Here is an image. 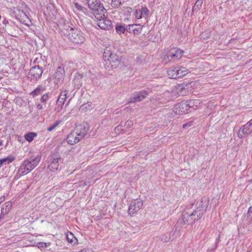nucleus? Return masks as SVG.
Segmentation results:
<instances>
[{
	"label": "nucleus",
	"mask_w": 252,
	"mask_h": 252,
	"mask_svg": "<svg viewBox=\"0 0 252 252\" xmlns=\"http://www.w3.org/2000/svg\"><path fill=\"white\" fill-rule=\"evenodd\" d=\"M36 107H37V109L39 110H42L43 109V106L41 104H37Z\"/></svg>",
	"instance_id": "40"
},
{
	"label": "nucleus",
	"mask_w": 252,
	"mask_h": 252,
	"mask_svg": "<svg viewBox=\"0 0 252 252\" xmlns=\"http://www.w3.org/2000/svg\"><path fill=\"white\" fill-rule=\"evenodd\" d=\"M68 30L63 31V34L68 37V39L78 44L82 43L85 40L84 34L77 28H69ZM64 30V29H63Z\"/></svg>",
	"instance_id": "3"
},
{
	"label": "nucleus",
	"mask_w": 252,
	"mask_h": 252,
	"mask_svg": "<svg viewBox=\"0 0 252 252\" xmlns=\"http://www.w3.org/2000/svg\"><path fill=\"white\" fill-rule=\"evenodd\" d=\"M203 3L202 0H197L192 8V11H197L202 7Z\"/></svg>",
	"instance_id": "32"
},
{
	"label": "nucleus",
	"mask_w": 252,
	"mask_h": 252,
	"mask_svg": "<svg viewBox=\"0 0 252 252\" xmlns=\"http://www.w3.org/2000/svg\"><path fill=\"white\" fill-rule=\"evenodd\" d=\"M75 6L76 9L80 11L81 10H86V8L82 7L77 2L75 3Z\"/></svg>",
	"instance_id": "39"
},
{
	"label": "nucleus",
	"mask_w": 252,
	"mask_h": 252,
	"mask_svg": "<svg viewBox=\"0 0 252 252\" xmlns=\"http://www.w3.org/2000/svg\"><path fill=\"white\" fill-rule=\"evenodd\" d=\"M142 30V27L140 25H129L128 28L127 29V32L132 33L133 34H139Z\"/></svg>",
	"instance_id": "20"
},
{
	"label": "nucleus",
	"mask_w": 252,
	"mask_h": 252,
	"mask_svg": "<svg viewBox=\"0 0 252 252\" xmlns=\"http://www.w3.org/2000/svg\"><path fill=\"white\" fill-rule=\"evenodd\" d=\"M45 90V88L41 86H39L35 88L31 94L33 97L39 94H42Z\"/></svg>",
	"instance_id": "27"
},
{
	"label": "nucleus",
	"mask_w": 252,
	"mask_h": 252,
	"mask_svg": "<svg viewBox=\"0 0 252 252\" xmlns=\"http://www.w3.org/2000/svg\"><path fill=\"white\" fill-rule=\"evenodd\" d=\"M66 140L69 144L73 145L79 142L81 139L78 136V134L75 132L74 129L67 136Z\"/></svg>",
	"instance_id": "18"
},
{
	"label": "nucleus",
	"mask_w": 252,
	"mask_h": 252,
	"mask_svg": "<svg viewBox=\"0 0 252 252\" xmlns=\"http://www.w3.org/2000/svg\"><path fill=\"white\" fill-rule=\"evenodd\" d=\"M190 215V212L187 210L184 211L182 213V218L180 221H182V223L185 225L193 223V220L191 219Z\"/></svg>",
	"instance_id": "19"
},
{
	"label": "nucleus",
	"mask_w": 252,
	"mask_h": 252,
	"mask_svg": "<svg viewBox=\"0 0 252 252\" xmlns=\"http://www.w3.org/2000/svg\"><path fill=\"white\" fill-rule=\"evenodd\" d=\"M74 130L75 132L78 134V136L81 140L83 138L88 137L90 136L88 133L89 126L87 124H83L76 126Z\"/></svg>",
	"instance_id": "10"
},
{
	"label": "nucleus",
	"mask_w": 252,
	"mask_h": 252,
	"mask_svg": "<svg viewBox=\"0 0 252 252\" xmlns=\"http://www.w3.org/2000/svg\"><path fill=\"white\" fill-rule=\"evenodd\" d=\"M83 77L84 75L83 74L80 73H77L73 78V82L74 85H75L78 88L82 86V79H83Z\"/></svg>",
	"instance_id": "23"
},
{
	"label": "nucleus",
	"mask_w": 252,
	"mask_h": 252,
	"mask_svg": "<svg viewBox=\"0 0 252 252\" xmlns=\"http://www.w3.org/2000/svg\"><path fill=\"white\" fill-rule=\"evenodd\" d=\"M117 128H118V130H119V126L117 127Z\"/></svg>",
	"instance_id": "52"
},
{
	"label": "nucleus",
	"mask_w": 252,
	"mask_h": 252,
	"mask_svg": "<svg viewBox=\"0 0 252 252\" xmlns=\"http://www.w3.org/2000/svg\"><path fill=\"white\" fill-rule=\"evenodd\" d=\"M188 126V125H187V124H184V125H183V127L184 128H186Z\"/></svg>",
	"instance_id": "48"
},
{
	"label": "nucleus",
	"mask_w": 252,
	"mask_h": 252,
	"mask_svg": "<svg viewBox=\"0 0 252 252\" xmlns=\"http://www.w3.org/2000/svg\"><path fill=\"white\" fill-rule=\"evenodd\" d=\"M135 18L137 19H139L143 17V15L141 13L140 9L136 10L135 12Z\"/></svg>",
	"instance_id": "38"
},
{
	"label": "nucleus",
	"mask_w": 252,
	"mask_h": 252,
	"mask_svg": "<svg viewBox=\"0 0 252 252\" xmlns=\"http://www.w3.org/2000/svg\"><path fill=\"white\" fill-rule=\"evenodd\" d=\"M132 125V123L131 121H127V126H131Z\"/></svg>",
	"instance_id": "42"
},
{
	"label": "nucleus",
	"mask_w": 252,
	"mask_h": 252,
	"mask_svg": "<svg viewBox=\"0 0 252 252\" xmlns=\"http://www.w3.org/2000/svg\"><path fill=\"white\" fill-rule=\"evenodd\" d=\"M183 52L181 50L174 49L171 50L167 56V59L170 62H175L181 58Z\"/></svg>",
	"instance_id": "16"
},
{
	"label": "nucleus",
	"mask_w": 252,
	"mask_h": 252,
	"mask_svg": "<svg viewBox=\"0 0 252 252\" xmlns=\"http://www.w3.org/2000/svg\"><path fill=\"white\" fill-rule=\"evenodd\" d=\"M71 25V24L69 22H67L66 24L63 25V26H61V28H60V29L62 30V32L63 33V31H64V29H65V30H67V31L68 30V29L69 28H73L72 27H71L70 26V25ZM64 31H65L64 30Z\"/></svg>",
	"instance_id": "36"
},
{
	"label": "nucleus",
	"mask_w": 252,
	"mask_h": 252,
	"mask_svg": "<svg viewBox=\"0 0 252 252\" xmlns=\"http://www.w3.org/2000/svg\"><path fill=\"white\" fill-rule=\"evenodd\" d=\"M93 108V104L91 102H88L82 105L80 107V110L82 112L90 111Z\"/></svg>",
	"instance_id": "25"
},
{
	"label": "nucleus",
	"mask_w": 252,
	"mask_h": 252,
	"mask_svg": "<svg viewBox=\"0 0 252 252\" xmlns=\"http://www.w3.org/2000/svg\"><path fill=\"white\" fill-rule=\"evenodd\" d=\"M136 0H127V1H128L130 4H133L136 3Z\"/></svg>",
	"instance_id": "41"
},
{
	"label": "nucleus",
	"mask_w": 252,
	"mask_h": 252,
	"mask_svg": "<svg viewBox=\"0 0 252 252\" xmlns=\"http://www.w3.org/2000/svg\"><path fill=\"white\" fill-rule=\"evenodd\" d=\"M65 71L62 66H59L54 74V82L58 85H61L64 80Z\"/></svg>",
	"instance_id": "12"
},
{
	"label": "nucleus",
	"mask_w": 252,
	"mask_h": 252,
	"mask_svg": "<svg viewBox=\"0 0 252 252\" xmlns=\"http://www.w3.org/2000/svg\"><path fill=\"white\" fill-rule=\"evenodd\" d=\"M105 13H102L95 15L94 17L97 21V26L101 29L104 30H109L112 28V22L108 19L105 15Z\"/></svg>",
	"instance_id": "7"
},
{
	"label": "nucleus",
	"mask_w": 252,
	"mask_h": 252,
	"mask_svg": "<svg viewBox=\"0 0 252 252\" xmlns=\"http://www.w3.org/2000/svg\"><path fill=\"white\" fill-rule=\"evenodd\" d=\"M89 8L92 11L94 16L99 13H106V10L104 8L100 0H87Z\"/></svg>",
	"instance_id": "6"
},
{
	"label": "nucleus",
	"mask_w": 252,
	"mask_h": 252,
	"mask_svg": "<svg viewBox=\"0 0 252 252\" xmlns=\"http://www.w3.org/2000/svg\"><path fill=\"white\" fill-rule=\"evenodd\" d=\"M87 10V9L86 8V10H81V11H82L84 13H86Z\"/></svg>",
	"instance_id": "49"
},
{
	"label": "nucleus",
	"mask_w": 252,
	"mask_h": 252,
	"mask_svg": "<svg viewBox=\"0 0 252 252\" xmlns=\"http://www.w3.org/2000/svg\"><path fill=\"white\" fill-rule=\"evenodd\" d=\"M189 110L187 101H183L176 104L174 107V111L177 115H183L188 113Z\"/></svg>",
	"instance_id": "14"
},
{
	"label": "nucleus",
	"mask_w": 252,
	"mask_h": 252,
	"mask_svg": "<svg viewBox=\"0 0 252 252\" xmlns=\"http://www.w3.org/2000/svg\"><path fill=\"white\" fill-rule=\"evenodd\" d=\"M189 72V70L185 67H172L167 71L168 76L172 79L181 78Z\"/></svg>",
	"instance_id": "5"
},
{
	"label": "nucleus",
	"mask_w": 252,
	"mask_h": 252,
	"mask_svg": "<svg viewBox=\"0 0 252 252\" xmlns=\"http://www.w3.org/2000/svg\"><path fill=\"white\" fill-rule=\"evenodd\" d=\"M251 133H252V123L250 121L240 127L237 132V136L240 138H244Z\"/></svg>",
	"instance_id": "9"
},
{
	"label": "nucleus",
	"mask_w": 252,
	"mask_h": 252,
	"mask_svg": "<svg viewBox=\"0 0 252 252\" xmlns=\"http://www.w3.org/2000/svg\"><path fill=\"white\" fill-rule=\"evenodd\" d=\"M160 239L161 241L164 242H167L170 241H172L174 238H171V234L170 233H166L160 237Z\"/></svg>",
	"instance_id": "30"
},
{
	"label": "nucleus",
	"mask_w": 252,
	"mask_h": 252,
	"mask_svg": "<svg viewBox=\"0 0 252 252\" xmlns=\"http://www.w3.org/2000/svg\"><path fill=\"white\" fill-rule=\"evenodd\" d=\"M68 94L67 90H64L61 92L59 98L56 102V110L59 112L62 109L66 99V96Z\"/></svg>",
	"instance_id": "17"
},
{
	"label": "nucleus",
	"mask_w": 252,
	"mask_h": 252,
	"mask_svg": "<svg viewBox=\"0 0 252 252\" xmlns=\"http://www.w3.org/2000/svg\"><path fill=\"white\" fill-rule=\"evenodd\" d=\"M117 252H125V250L124 249H121V250L118 251Z\"/></svg>",
	"instance_id": "47"
},
{
	"label": "nucleus",
	"mask_w": 252,
	"mask_h": 252,
	"mask_svg": "<svg viewBox=\"0 0 252 252\" xmlns=\"http://www.w3.org/2000/svg\"><path fill=\"white\" fill-rule=\"evenodd\" d=\"M42 67H39V65H34L32 67L29 73V77L32 80H37L39 79L42 74Z\"/></svg>",
	"instance_id": "11"
},
{
	"label": "nucleus",
	"mask_w": 252,
	"mask_h": 252,
	"mask_svg": "<svg viewBox=\"0 0 252 252\" xmlns=\"http://www.w3.org/2000/svg\"><path fill=\"white\" fill-rule=\"evenodd\" d=\"M220 235H219L218 236V238H217V239H216V241H217V242H216V243H217L219 242V240H220Z\"/></svg>",
	"instance_id": "45"
},
{
	"label": "nucleus",
	"mask_w": 252,
	"mask_h": 252,
	"mask_svg": "<svg viewBox=\"0 0 252 252\" xmlns=\"http://www.w3.org/2000/svg\"><path fill=\"white\" fill-rule=\"evenodd\" d=\"M103 59L104 67L108 70L111 68H116L121 61L119 56L112 52L109 47H106L104 49Z\"/></svg>",
	"instance_id": "2"
},
{
	"label": "nucleus",
	"mask_w": 252,
	"mask_h": 252,
	"mask_svg": "<svg viewBox=\"0 0 252 252\" xmlns=\"http://www.w3.org/2000/svg\"><path fill=\"white\" fill-rule=\"evenodd\" d=\"M39 245H40V246L42 248L46 247V244L45 243H39Z\"/></svg>",
	"instance_id": "43"
},
{
	"label": "nucleus",
	"mask_w": 252,
	"mask_h": 252,
	"mask_svg": "<svg viewBox=\"0 0 252 252\" xmlns=\"http://www.w3.org/2000/svg\"><path fill=\"white\" fill-rule=\"evenodd\" d=\"M140 10L143 15V17L146 18L148 17H149L150 11L146 6H142V8L140 9Z\"/></svg>",
	"instance_id": "33"
},
{
	"label": "nucleus",
	"mask_w": 252,
	"mask_h": 252,
	"mask_svg": "<svg viewBox=\"0 0 252 252\" xmlns=\"http://www.w3.org/2000/svg\"><path fill=\"white\" fill-rule=\"evenodd\" d=\"M37 135V134L35 132H28V133L25 135V139L29 142H32L34 137Z\"/></svg>",
	"instance_id": "29"
},
{
	"label": "nucleus",
	"mask_w": 252,
	"mask_h": 252,
	"mask_svg": "<svg viewBox=\"0 0 252 252\" xmlns=\"http://www.w3.org/2000/svg\"><path fill=\"white\" fill-rule=\"evenodd\" d=\"M143 206V202L140 200H133L129 204L128 209V213L132 215L138 211Z\"/></svg>",
	"instance_id": "13"
},
{
	"label": "nucleus",
	"mask_w": 252,
	"mask_h": 252,
	"mask_svg": "<svg viewBox=\"0 0 252 252\" xmlns=\"http://www.w3.org/2000/svg\"><path fill=\"white\" fill-rule=\"evenodd\" d=\"M12 204L10 202H8L2 205L1 210V214L0 215V220L3 218L10 211Z\"/></svg>",
	"instance_id": "21"
},
{
	"label": "nucleus",
	"mask_w": 252,
	"mask_h": 252,
	"mask_svg": "<svg viewBox=\"0 0 252 252\" xmlns=\"http://www.w3.org/2000/svg\"><path fill=\"white\" fill-rule=\"evenodd\" d=\"M66 240L69 243H71L73 245L76 244L77 241V239L74 237L72 233H70L69 234L66 235Z\"/></svg>",
	"instance_id": "28"
},
{
	"label": "nucleus",
	"mask_w": 252,
	"mask_h": 252,
	"mask_svg": "<svg viewBox=\"0 0 252 252\" xmlns=\"http://www.w3.org/2000/svg\"><path fill=\"white\" fill-rule=\"evenodd\" d=\"M45 57H42V56L40 55L39 58H36L33 61V64L35 65H39V67H42L45 66V62L44 60Z\"/></svg>",
	"instance_id": "24"
},
{
	"label": "nucleus",
	"mask_w": 252,
	"mask_h": 252,
	"mask_svg": "<svg viewBox=\"0 0 252 252\" xmlns=\"http://www.w3.org/2000/svg\"><path fill=\"white\" fill-rule=\"evenodd\" d=\"M149 93V91H142L139 92L134 93L130 98L128 103L140 101L145 98Z\"/></svg>",
	"instance_id": "15"
},
{
	"label": "nucleus",
	"mask_w": 252,
	"mask_h": 252,
	"mask_svg": "<svg viewBox=\"0 0 252 252\" xmlns=\"http://www.w3.org/2000/svg\"><path fill=\"white\" fill-rule=\"evenodd\" d=\"M61 122L60 121H57L54 124L51 125L48 128L47 130L48 131H51L54 130L57 126H58L60 124Z\"/></svg>",
	"instance_id": "35"
},
{
	"label": "nucleus",
	"mask_w": 252,
	"mask_h": 252,
	"mask_svg": "<svg viewBox=\"0 0 252 252\" xmlns=\"http://www.w3.org/2000/svg\"><path fill=\"white\" fill-rule=\"evenodd\" d=\"M61 159V156L58 152H51L47 158L48 168L52 172L56 171L59 166V161Z\"/></svg>",
	"instance_id": "4"
},
{
	"label": "nucleus",
	"mask_w": 252,
	"mask_h": 252,
	"mask_svg": "<svg viewBox=\"0 0 252 252\" xmlns=\"http://www.w3.org/2000/svg\"><path fill=\"white\" fill-rule=\"evenodd\" d=\"M123 2L121 0H111V6L114 8H118L122 5Z\"/></svg>",
	"instance_id": "34"
},
{
	"label": "nucleus",
	"mask_w": 252,
	"mask_h": 252,
	"mask_svg": "<svg viewBox=\"0 0 252 252\" xmlns=\"http://www.w3.org/2000/svg\"><path fill=\"white\" fill-rule=\"evenodd\" d=\"M3 145L2 141L0 140V146H2Z\"/></svg>",
	"instance_id": "50"
},
{
	"label": "nucleus",
	"mask_w": 252,
	"mask_h": 252,
	"mask_svg": "<svg viewBox=\"0 0 252 252\" xmlns=\"http://www.w3.org/2000/svg\"><path fill=\"white\" fill-rule=\"evenodd\" d=\"M187 102L189 109L192 108L193 110H196L201 106V101L199 99L190 100Z\"/></svg>",
	"instance_id": "22"
},
{
	"label": "nucleus",
	"mask_w": 252,
	"mask_h": 252,
	"mask_svg": "<svg viewBox=\"0 0 252 252\" xmlns=\"http://www.w3.org/2000/svg\"><path fill=\"white\" fill-rule=\"evenodd\" d=\"M252 213V206H251L248 209V214Z\"/></svg>",
	"instance_id": "44"
},
{
	"label": "nucleus",
	"mask_w": 252,
	"mask_h": 252,
	"mask_svg": "<svg viewBox=\"0 0 252 252\" xmlns=\"http://www.w3.org/2000/svg\"><path fill=\"white\" fill-rule=\"evenodd\" d=\"M3 22H4V23L5 24L6 23H8V21H6V22H4V21Z\"/></svg>",
	"instance_id": "51"
},
{
	"label": "nucleus",
	"mask_w": 252,
	"mask_h": 252,
	"mask_svg": "<svg viewBox=\"0 0 252 252\" xmlns=\"http://www.w3.org/2000/svg\"><path fill=\"white\" fill-rule=\"evenodd\" d=\"M207 207L206 204L204 205L203 202L201 200L198 205L196 210H194L192 212H190L191 219L193 222L198 220L201 218Z\"/></svg>",
	"instance_id": "8"
},
{
	"label": "nucleus",
	"mask_w": 252,
	"mask_h": 252,
	"mask_svg": "<svg viewBox=\"0 0 252 252\" xmlns=\"http://www.w3.org/2000/svg\"><path fill=\"white\" fill-rule=\"evenodd\" d=\"M41 160V156L37 155L34 158L25 159L20 165L17 173L20 175H25L30 173L39 164Z\"/></svg>",
	"instance_id": "1"
},
{
	"label": "nucleus",
	"mask_w": 252,
	"mask_h": 252,
	"mask_svg": "<svg viewBox=\"0 0 252 252\" xmlns=\"http://www.w3.org/2000/svg\"><path fill=\"white\" fill-rule=\"evenodd\" d=\"M15 159V158L13 156H9L7 157L6 158H1V160L3 163L5 165L11 163L13 161H14Z\"/></svg>",
	"instance_id": "31"
},
{
	"label": "nucleus",
	"mask_w": 252,
	"mask_h": 252,
	"mask_svg": "<svg viewBox=\"0 0 252 252\" xmlns=\"http://www.w3.org/2000/svg\"><path fill=\"white\" fill-rule=\"evenodd\" d=\"M3 164L1 159H0V168L1 167V166H2Z\"/></svg>",
	"instance_id": "46"
},
{
	"label": "nucleus",
	"mask_w": 252,
	"mask_h": 252,
	"mask_svg": "<svg viewBox=\"0 0 252 252\" xmlns=\"http://www.w3.org/2000/svg\"><path fill=\"white\" fill-rule=\"evenodd\" d=\"M115 29L116 32L119 35L124 33L126 30L125 25L121 23H117L115 26Z\"/></svg>",
	"instance_id": "26"
},
{
	"label": "nucleus",
	"mask_w": 252,
	"mask_h": 252,
	"mask_svg": "<svg viewBox=\"0 0 252 252\" xmlns=\"http://www.w3.org/2000/svg\"><path fill=\"white\" fill-rule=\"evenodd\" d=\"M49 98V95L48 94H44L42 95L40 98V101L43 103H45L46 101Z\"/></svg>",
	"instance_id": "37"
}]
</instances>
